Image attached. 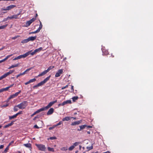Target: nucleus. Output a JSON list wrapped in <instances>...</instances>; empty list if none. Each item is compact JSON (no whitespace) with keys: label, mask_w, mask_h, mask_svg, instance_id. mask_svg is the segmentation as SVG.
<instances>
[{"label":"nucleus","mask_w":153,"mask_h":153,"mask_svg":"<svg viewBox=\"0 0 153 153\" xmlns=\"http://www.w3.org/2000/svg\"><path fill=\"white\" fill-rule=\"evenodd\" d=\"M15 97V95H14V94L12 95H11L10 96V97H9V98H8V100H10L11 99H12V98H15V97Z\"/></svg>","instance_id":"42"},{"label":"nucleus","mask_w":153,"mask_h":153,"mask_svg":"<svg viewBox=\"0 0 153 153\" xmlns=\"http://www.w3.org/2000/svg\"><path fill=\"white\" fill-rule=\"evenodd\" d=\"M48 149L49 151L52 152H54V149L53 148H51L50 147H48Z\"/></svg>","instance_id":"29"},{"label":"nucleus","mask_w":153,"mask_h":153,"mask_svg":"<svg viewBox=\"0 0 153 153\" xmlns=\"http://www.w3.org/2000/svg\"><path fill=\"white\" fill-rule=\"evenodd\" d=\"M24 146H25V147L29 148L31 146V144L30 143H27L24 144Z\"/></svg>","instance_id":"33"},{"label":"nucleus","mask_w":153,"mask_h":153,"mask_svg":"<svg viewBox=\"0 0 153 153\" xmlns=\"http://www.w3.org/2000/svg\"><path fill=\"white\" fill-rule=\"evenodd\" d=\"M18 106L17 105L15 106L13 108V110L14 111H16L18 110Z\"/></svg>","instance_id":"41"},{"label":"nucleus","mask_w":153,"mask_h":153,"mask_svg":"<svg viewBox=\"0 0 153 153\" xmlns=\"http://www.w3.org/2000/svg\"><path fill=\"white\" fill-rule=\"evenodd\" d=\"M14 122V121H12L11 123H8V124L5 125L4 127V128H6L12 126Z\"/></svg>","instance_id":"13"},{"label":"nucleus","mask_w":153,"mask_h":153,"mask_svg":"<svg viewBox=\"0 0 153 153\" xmlns=\"http://www.w3.org/2000/svg\"><path fill=\"white\" fill-rule=\"evenodd\" d=\"M102 153H110V152L109 151H107L106 152Z\"/></svg>","instance_id":"64"},{"label":"nucleus","mask_w":153,"mask_h":153,"mask_svg":"<svg viewBox=\"0 0 153 153\" xmlns=\"http://www.w3.org/2000/svg\"><path fill=\"white\" fill-rule=\"evenodd\" d=\"M26 53H27V56H28L30 54V55H34L36 53L34 51H33L32 52V50L30 51H29L26 52Z\"/></svg>","instance_id":"14"},{"label":"nucleus","mask_w":153,"mask_h":153,"mask_svg":"<svg viewBox=\"0 0 153 153\" xmlns=\"http://www.w3.org/2000/svg\"><path fill=\"white\" fill-rule=\"evenodd\" d=\"M22 113V111H19V112L17 113H16V116H17L18 115L20 114H21Z\"/></svg>","instance_id":"49"},{"label":"nucleus","mask_w":153,"mask_h":153,"mask_svg":"<svg viewBox=\"0 0 153 153\" xmlns=\"http://www.w3.org/2000/svg\"><path fill=\"white\" fill-rule=\"evenodd\" d=\"M71 90H72V92H73L74 91V86L72 85L71 87Z\"/></svg>","instance_id":"57"},{"label":"nucleus","mask_w":153,"mask_h":153,"mask_svg":"<svg viewBox=\"0 0 153 153\" xmlns=\"http://www.w3.org/2000/svg\"><path fill=\"white\" fill-rule=\"evenodd\" d=\"M86 149L88 150V151L90 150L93 149V146H87L86 147Z\"/></svg>","instance_id":"34"},{"label":"nucleus","mask_w":153,"mask_h":153,"mask_svg":"<svg viewBox=\"0 0 153 153\" xmlns=\"http://www.w3.org/2000/svg\"><path fill=\"white\" fill-rule=\"evenodd\" d=\"M80 143H79V142H76L73 145L74 146V147H75V146H78L79 145V144Z\"/></svg>","instance_id":"45"},{"label":"nucleus","mask_w":153,"mask_h":153,"mask_svg":"<svg viewBox=\"0 0 153 153\" xmlns=\"http://www.w3.org/2000/svg\"><path fill=\"white\" fill-rule=\"evenodd\" d=\"M32 68H28V69H27L23 73H21L22 75H24L28 71H30V70H31L32 69Z\"/></svg>","instance_id":"23"},{"label":"nucleus","mask_w":153,"mask_h":153,"mask_svg":"<svg viewBox=\"0 0 153 153\" xmlns=\"http://www.w3.org/2000/svg\"><path fill=\"white\" fill-rule=\"evenodd\" d=\"M14 142L13 141H12L8 145V146H9L11 145Z\"/></svg>","instance_id":"53"},{"label":"nucleus","mask_w":153,"mask_h":153,"mask_svg":"<svg viewBox=\"0 0 153 153\" xmlns=\"http://www.w3.org/2000/svg\"><path fill=\"white\" fill-rule=\"evenodd\" d=\"M56 139V137H50L49 138H48V140L49 139H50L51 140H54Z\"/></svg>","instance_id":"44"},{"label":"nucleus","mask_w":153,"mask_h":153,"mask_svg":"<svg viewBox=\"0 0 153 153\" xmlns=\"http://www.w3.org/2000/svg\"><path fill=\"white\" fill-rule=\"evenodd\" d=\"M20 56V57L21 58H25L27 56L26 53H25L23 55H21Z\"/></svg>","instance_id":"26"},{"label":"nucleus","mask_w":153,"mask_h":153,"mask_svg":"<svg viewBox=\"0 0 153 153\" xmlns=\"http://www.w3.org/2000/svg\"><path fill=\"white\" fill-rule=\"evenodd\" d=\"M21 91L20 90L19 91V92H16L15 94H14V95H15V97H16L17 96L18 94H20L21 92Z\"/></svg>","instance_id":"38"},{"label":"nucleus","mask_w":153,"mask_h":153,"mask_svg":"<svg viewBox=\"0 0 153 153\" xmlns=\"http://www.w3.org/2000/svg\"><path fill=\"white\" fill-rule=\"evenodd\" d=\"M42 49V48L40 47L36 49L34 51L35 53H36L38 52H39L41 51Z\"/></svg>","instance_id":"20"},{"label":"nucleus","mask_w":153,"mask_h":153,"mask_svg":"<svg viewBox=\"0 0 153 153\" xmlns=\"http://www.w3.org/2000/svg\"><path fill=\"white\" fill-rule=\"evenodd\" d=\"M86 127H87V128H92L93 126H86Z\"/></svg>","instance_id":"55"},{"label":"nucleus","mask_w":153,"mask_h":153,"mask_svg":"<svg viewBox=\"0 0 153 153\" xmlns=\"http://www.w3.org/2000/svg\"><path fill=\"white\" fill-rule=\"evenodd\" d=\"M18 59V58H17V57H16L15 58L13 59V60H16Z\"/></svg>","instance_id":"63"},{"label":"nucleus","mask_w":153,"mask_h":153,"mask_svg":"<svg viewBox=\"0 0 153 153\" xmlns=\"http://www.w3.org/2000/svg\"><path fill=\"white\" fill-rule=\"evenodd\" d=\"M32 68H28V69H27L23 73H21L22 75H24L28 71H30V70H31L32 69Z\"/></svg>","instance_id":"24"},{"label":"nucleus","mask_w":153,"mask_h":153,"mask_svg":"<svg viewBox=\"0 0 153 153\" xmlns=\"http://www.w3.org/2000/svg\"><path fill=\"white\" fill-rule=\"evenodd\" d=\"M6 76L5 74L0 77V80H2L3 79L5 78Z\"/></svg>","instance_id":"37"},{"label":"nucleus","mask_w":153,"mask_h":153,"mask_svg":"<svg viewBox=\"0 0 153 153\" xmlns=\"http://www.w3.org/2000/svg\"><path fill=\"white\" fill-rule=\"evenodd\" d=\"M14 71V70H10L8 72H7L5 74L7 77V76L9 75L10 74L13 73Z\"/></svg>","instance_id":"16"},{"label":"nucleus","mask_w":153,"mask_h":153,"mask_svg":"<svg viewBox=\"0 0 153 153\" xmlns=\"http://www.w3.org/2000/svg\"><path fill=\"white\" fill-rule=\"evenodd\" d=\"M16 6L15 5L12 4L7 7L6 8H2L1 10L2 11L9 10L16 7Z\"/></svg>","instance_id":"6"},{"label":"nucleus","mask_w":153,"mask_h":153,"mask_svg":"<svg viewBox=\"0 0 153 153\" xmlns=\"http://www.w3.org/2000/svg\"><path fill=\"white\" fill-rule=\"evenodd\" d=\"M54 68V66H49L47 69V70L44 71L43 72H42L41 74H39L37 76H36L35 77L37 78L39 77L42 76L46 74L50 70Z\"/></svg>","instance_id":"2"},{"label":"nucleus","mask_w":153,"mask_h":153,"mask_svg":"<svg viewBox=\"0 0 153 153\" xmlns=\"http://www.w3.org/2000/svg\"><path fill=\"white\" fill-rule=\"evenodd\" d=\"M22 73H21L20 74H19L17 75L16 76V78H18L19 76H22Z\"/></svg>","instance_id":"51"},{"label":"nucleus","mask_w":153,"mask_h":153,"mask_svg":"<svg viewBox=\"0 0 153 153\" xmlns=\"http://www.w3.org/2000/svg\"><path fill=\"white\" fill-rule=\"evenodd\" d=\"M28 42H29V41L28 39L27 38V39H26L23 40H22V41L21 42L22 43L24 44V43H27Z\"/></svg>","instance_id":"22"},{"label":"nucleus","mask_w":153,"mask_h":153,"mask_svg":"<svg viewBox=\"0 0 153 153\" xmlns=\"http://www.w3.org/2000/svg\"><path fill=\"white\" fill-rule=\"evenodd\" d=\"M29 83H30L29 82V81H28L25 82V85H27L29 84Z\"/></svg>","instance_id":"56"},{"label":"nucleus","mask_w":153,"mask_h":153,"mask_svg":"<svg viewBox=\"0 0 153 153\" xmlns=\"http://www.w3.org/2000/svg\"><path fill=\"white\" fill-rule=\"evenodd\" d=\"M42 22L41 21H40V24L38 28V30L40 31V30L42 29Z\"/></svg>","instance_id":"27"},{"label":"nucleus","mask_w":153,"mask_h":153,"mask_svg":"<svg viewBox=\"0 0 153 153\" xmlns=\"http://www.w3.org/2000/svg\"><path fill=\"white\" fill-rule=\"evenodd\" d=\"M9 89V87H7L5 88H2V91L3 92L4 91H7Z\"/></svg>","instance_id":"39"},{"label":"nucleus","mask_w":153,"mask_h":153,"mask_svg":"<svg viewBox=\"0 0 153 153\" xmlns=\"http://www.w3.org/2000/svg\"><path fill=\"white\" fill-rule=\"evenodd\" d=\"M60 149L61 150L63 151H66L68 150V147H63Z\"/></svg>","instance_id":"31"},{"label":"nucleus","mask_w":153,"mask_h":153,"mask_svg":"<svg viewBox=\"0 0 153 153\" xmlns=\"http://www.w3.org/2000/svg\"><path fill=\"white\" fill-rule=\"evenodd\" d=\"M54 111V109L53 108H51L48 111L47 113V115H51L53 114Z\"/></svg>","instance_id":"10"},{"label":"nucleus","mask_w":153,"mask_h":153,"mask_svg":"<svg viewBox=\"0 0 153 153\" xmlns=\"http://www.w3.org/2000/svg\"><path fill=\"white\" fill-rule=\"evenodd\" d=\"M36 19V18H33L30 20L27 21L26 22V26L27 27L29 26Z\"/></svg>","instance_id":"7"},{"label":"nucleus","mask_w":153,"mask_h":153,"mask_svg":"<svg viewBox=\"0 0 153 153\" xmlns=\"http://www.w3.org/2000/svg\"><path fill=\"white\" fill-rule=\"evenodd\" d=\"M78 97L77 96L74 97L72 98L73 101L74 102L76 100H77Z\"/></svg>","instance_id":"32"},{"label":"nucleus","mask_w":153,"mask_h":153,"mask_svg":"<svg viewBox=\"0 0 153 153\" xmlns=\"http://www.w3.org/2000/svg\"><path fill=\"white\" fill-rule=\"evenodd\" d=\"M9 148V146H7V148H6L5 149V150H4V152H5V153H6V152L7 151H8V149H9V148Z\"/></svg>","instance_id":"48"},{"label":"nucleus","mask_w":153,"mask_h":153,"mask_svg":"<svg viewBox=\"0 0 153 153\" xmlns=\"http://www.w3.org/2000/svg\"><path fill=\"white\" fill-rule=\"evenodd\" d=\"M28 105V102L27 101H24L20 104L18 105L17 106L20 109H25Z\"/></svg>","instance_id":"3"},{"label":"nucleus","mask_w":153,"mask_h":153,"mask_svg":"<svg viewBox=\"0 0 153 153\" xmlns=\"http://www.w3.org/2000/svg\"><path fill=\"white\" fill-rule=\"evenodd\" d=\"M102 52L103 53V54H104L105 55H107L108 54V52L107 50L103 49L102 50Z\"/></svg>","instance_id":"19"},{"label":"nucleus","mask_w":153,"mask_h":153,"mask_svg":"<svg viewBox=\"0 0 153 153\" xmlns=\"http://www.w3.org/2000/svg\"><path fill=\"white\" fill-rule=\"evenodd\" d=\"M82 120H80L77 121H75L72 123L71 125V126H74L79 125L82 122Z\"/></svg>","instance_id":"9"},{"label":"nucleus","mask_w":153,"mask_h":153,"mask_svg":"<svg viewBox=\"0 0 153 153\" xmlns=\"http://www.w3.org/2000/svg\"><path fill=\"white\" fill-rule=\"evenodd\" d=\"M36 38V36H30L29 37L28 39L29 40V41H33L35 40Z\"/></svg>","instance_id":"12"},{"label":"nucleus","mask_w":153,"mask_h":153,"mask_svg":"<svg viewBox=\"0 0 153 153\" xmlns=\"http://www.w3.org/2000/svg\"><path fill=\"white\" fill-rule=\"evenodd\" d=\"M7 25H3L0 26V29H2L6 27Z\"/></svg>","instance_id":"35"},{"label":"nucleus","mask_w":153,"mask_h":153,"mask_svg":"<svg viewBox=\"0 0 153 153\" xmlns=\"http://www.w3.org/2000/svg\"><path fill=\"white\" fill-rule=\"evenodd\" d=\"M39 32V31L37 29V30H36V31H35L32 32L30 33L29 34L35 33H37Z\"/></svg>","instance_id":"40"},{"label":"nucleus","mask_w":153,"mask_h":153,"mask_svg":"<svg viewBox=\"0 0 153 153\" xmlns=\"http://www.w3.org/2000/svg\"><path fill=\"white\" fill-rule=\"evenodd\" d=\"M43 109H42V108H40V109L37 110L31 116H33L34 115H35L36 114L42 111Z\"/></svg>","instance_id":"15"},{"label":"nucleus","mask_w":153,"mask_h":153,"mask_svg":"<svg viewBox=\"0 0 153 153\" xmlns=\"http://www.w3.org/2000/svg\"><path fill=\"white\" fill-rule=\"evenodd\" d=\"M36 79L35 78H33L32 79H30L29 81L30 83H32L35 82L36 81Z\"/></svg>","instance_id":"30"},{"label":"nucleus","mask_w":153,"mask_h":153,"mask_svg":"<svg viewBox=\"0 0 153 153\" xmlns=\"http://www.w3.org/2000/svg\"><path fill=\"white\" fill-rule=\"evenodd\" d=\"M70 118L69 117H66L62 119V120L63 121H68L70 120Z\"/></svg>","instance_id":"25"},{"label":"nucleus","mask_w":153,"mask_h":153,"mask_svg":"<svg viewBox=\"0 0 153 153\" xmlns=\"http://www.w3.org/2000/svg\"><path fill=\"white\" fill-rule=\"evenodd\" d=\"M35 145L39 150L42 151H45L46 148L45 145L42 144H36Z\"/></svg>","instance_id":"4"},{"label":"nucleus","mask_w":153,"mask_h":153,"mask_svg":"<svg viewBox=\"0 0 153 153\" xmlns=\"http://www.w3.org/2000/svg\"><path fill=\"white\" fill-rule=\"evenodd\" d=\"M20 14V13H19L18 14H15L13 15V19H19V17H18V16Z\"/></svg>","instance_id":"17"},{"label":"nucleus","mask_w":153,"mask_h":153,"mask_svg":"<svg viewBox=\"0 0 153 153\" xmlns=\"http://www.w3.org/2000/svg\"><path fill=\"white\" fill-rule=\"evenodd\" d=\"M71 101L70 100H67L66 101H64L62 103V106H63L67 104H71Z\"/></svg>","instance_id":"11"},{"label":"nucleus","mask_w":153,"mask_h":153,"mask_svg":"<svg viewBox=\"0 0 153 153\" xmlns=\"http://www.w3.org/2000/svg\"><path fill=\"white\" fill-rule=\"evenodd\" d=\"M19 63L16 64H15L14 65H12V67L13 68L17 67L19 66Z\"/></svg>","instance_id":"46"},{"label":"nucleus","mask_w":153,"mask_h":153,"mask_svg":"<svg viewBox=\"0 0 153 153\" xmlns=\"http://www.w3.org/2000/svg\"><path fill=\"white\" fill-rule=\"evenodd\" d=\"M63 69H60L58 70V71L56 73L55 76L57 77L59 76L61 74H62L63 72Z\"/></svg>","instance_id":"8"},{"label":"nucleus","mask_w":153,"mask_h":153,"mask_svg":"<svg viewBox=\"0 0 153 153\" xmlns=\"http://www.w3.org/2000/svg\"><path fill=\"white\" fill-rule=\"evenodd\" d=\"M19 37V36H15L14 37H13L11 39L13 40H14L16 39L17 37Z\"/></svg>","instance_id":"50"},{"label":"nucleus","mask_w":153,"mask_h":153,"mask_svg":"<svg viewBox=\"0 0 153 153\" xmlns=\"http://www.w3.org/2000/svg\"><path fill=\"white\" fill-rule=\"evenodd\" d=\"M74 146L73 145L71 146L68 149V150L69 151H71L74 148Z\"/></svg>","instance_id":"36"},{"label":"nucleus","mask_w":153,"mask_h":153,"mask_svg":"<svg viewBox=\"0 0 153 153\" xmlns=\"http://www.w3.org/2000/svg\"><path fill=\"white\" fill-rule=\"evenodd\" d=\"M68 87V85H66L65 86L62 87L61 88L62 90H63L66 88H67Z\"/></svg>","instance_id":"47"},{"label":"nucleus","mask_w":153,"mask_h":153,"mask_svg":"<svg viewBox=\"0 0 153 153\" xmlns=\"http://www.w3.org/2000/svg\"><path fill=\"white\" fill-rule=\"evenodd\" d=\"M56 102V100L50 102L47 106L45 107L42 108L43 109V111L46 110L51 106L53 104Z\"/></svg>","instance_id":"5"},{"label":"nucleus","mask_w":153,"mask_h":153,"mask_svg":"<svg viewBox=\"0 0 153 153\" xmlns=\"http://www.w3.org/2000/svg\"><path fill=\"white\" fill-rule=\"evenodd\" d=\"M8 106V104H7L6 105H3L2 106V107H6Z\"/></svg>","instance_id":"54"},{"label":"nucleus","mask_w":153,"mask_h":153,"mask_svg":"<svg viewBox=\"0 0 153 153\" xmlns=\"http://www.w3.org/2000/svg\"><path fill=\"white\" fill-rule=\"evenodd\" d=\"M63 124V122L62 121H60L59 122V123H57L56 125H55V126H59L60 125H61V124Z\"/></svg>","instance_id":"43"},{"label":"nucleus","mask_w":153,"mask_h":153,"mask_svg":"<svg viewBox=\"0 0 153 153\" xmlns=\"http://www.w3.org/2000/svg\"><path fill=\"white\" fill-rule=\"evenodd\" d=\"M51 77V75H49L48 76L46 77L43 81H42L39 83H38L37 85H34L33 87L34 88H36L39 86H42L43 84L46 83L48 80H49Z\"/></svg>","instance_id":"1"},{"label":"nucleus","mask_w":153,"mask_h":153,"mask_svg":"<svg viewBox=\"0 0 153 153\" xmlns=\"http://www.w3.org/2000/svg\"><path fill=\"white\" fill-rule=\"evenodd\" d=\"M8 19H7V17L6 18L4 19L3 20V22H5V21H7Z\"/></svg>","instance_id":"59"},{"label":"nucleus","mask_w":153,"mask_h":153,"mask_svg":"<svg viewBox=\"0 0 153 153\" xmlns=\"http://www.w3.org/2000/svg\"><path fill=\"white\" fill-rule=\"evenodd\" d=\"M7 19H13V16H8V17H7Z\"/></svg>","instance_id":"52"},{"label":"nucleus","mask_w":153,"mask_h":153,"mask_svg":"<svg viewBox=\"0 0 153 153\" xmlns=\"http://www.w3.org/2000/svg\"><path fill=\"white\" fill-rule=\"evenodd\" d=\"M86 126H87V125H82V126H80L79 127H80V129L79 130V129H78V130H82L84 129V128H85L86 127Z\"/></svg>","instance_id":"21"},{"label":"nucleus","mask_w":153,"mask_h":153,"mask_svg":"<svg viewBox=\"0 0 153 153\" xmlns=\"http://www.w3.org/2000/svg\"><path fill=\"white\" fill-rule=\"evenodd\" d=\"M34 127L37 128H39L36 125L34 126Z\"/></svg>","instance_id":"60"},{"label":"nucleus","mask_w":153,"mask_h":153,"mask_svg":"<svg viewBox=\"0 0 153 153\" xmlns=\"http://www.w3.org/2000/svg\"><path fill=\"white\" fill-rule=\"evenodd\" d=\"M5 48V47L4 46L2 47L1 48H0V51L3 50Z\"/></svg>","instance_id":"62"},{"label":"nucleus","mask_w":153,"mask_h":153,"mask_svg":"<svg viewBox=\"0 0 153 153\" xmlns=\"http://www.w3.org/2000/svg\"><path fill=\"white\" fill-rule=\"evenodd\" d=\"M4 146L3 145H1L0 146V149H2L3 148Z\"/></svg>","instance_id":"58"},{"label":"nucleus","mask_w":153,"mask_h":153,"mask_svg":"<svg viewBox=\"0 0 153 153\" xmlns=\"http://www.w3.org/2000/svg\"><path fill=\"white\" fill-rule=\"evenodd\" d=\"M16 117L17 116L16 114H15L13 116H9V119L10 120H11L13 119L16 118Z\"/></svg>","instance_id":"28"},{"label":"nucleus","mask_w":153,"mask_h":153,"mask_svg":"<svg viewBox=\"0 0 153 153\" xmlns=\"http://www.w3.org/2000/svg\"><path fill=\"white\" fill-rule=\"evenodd\" d=\"M14 85V84H12L11 85H10V86H9L8 87H9V88H10L12 87V86H13V85Z\"/></svg>","instance_id":"61"},{"label":"nucleus","mask_w":153,"mask_h":153,"mask_svg":"<svg viewBox=\"0 0 153 153\" xmlns=\"http://www.w3.org/2000/svg\"><path fill=\"white\" fill-rule=\"evenodd\" d=\"M13 55V54H12L7 56L4 59L1 60L2 62H3L5 61V60H7L8 59L9 57L12 56Z\"/></svg>","instance_id":"18"}]
</instances>
